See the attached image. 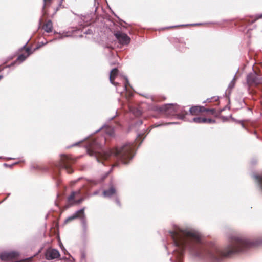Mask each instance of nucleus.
Wrapping results in <instances>:
<instances>
[{
	"label": "nucleus",
	"instance_id": "1",
	"mask_svg": "<svg viewBox=\"0 0 262 262\" xmlns=\"http://www.w3.org/2000/svg\"><path fill=\"white\" fill-rule=\"evenodd\" d=\"M170 234L176 247L173 254L178 259L181 258L184 250L187 249L192 254L200 259L219 260L222 256L228 257L243 251L253 244L245 238L234 236L231 238L228 247L224 251H221L215 245L208 247L202 245L201 235L191 228L176 227L170 232Z\"/></svg>",
	"mask_w": 262,
	"mask_h": 262
},
{
	"label": "nucleus",
	"instance_id": "2",
	"mask_svg": "<svg viewBox=\"0 0 262 262\" xmlns=\"http://www.w3.org/2000/svg\"><path fill=\"white\" fill-rule=\"evenodd\" d=\"M105 139L99 142L98 139L94 140L89 143L87 151L90 156H94L98 162L107 160L111 157H114L120 160L122 163L126 164L128 161L133 158L132 153L135 146L131 143L126 144L121 148H115L106 150L102 149V146Z\"/></svg>",
	"mask_w": 262,
	"mask_h": 262
},
{
	"label": "nucleus",
	"instance_id": "3",
	"mask_svg": "<svg viewBox=\"0 0 262 262\" xmlns=\"http://www.w3.org/2000/svg\"><path fill=\"white\" fill-rule=\"evenodd\" d=\"M161 110L164 111L167 114L171 115H174L176 113L181 112L182 113L181 114L178 115L179 118L181 119H184L185 115H188L186 112L183 111L182 110V108L177 104H166L162 107Z\"/></svg>",
	"mask_w": 262,
	"mask_h": 262
},
{
	"label": "nucleus",
	"instance_id": "4",
	"mask_svg": "<svg viewBox=\"0 0 262 262\" xmlns=\"http://www.w3.org/2000/svg\"><path fill=\"white\" fill-rule=\"evenodd\" d=\"M84 208H82L76 212H75L72 215L69 216L66 220V222L71 221L74 219L80 217L81 219V223L84 229L86 228V220L84 216Z\"/></svg>",
	"mask_w": 262,
	"mask_h": 262
},
{
	"label": "nucleus",
	"instance_id": "5",
	"mask_svg": "<svg viewBox=\"0 0 262 262\" xmlns=\"http://www.w3.org/2000/svg\"><path fill=\"white\" fill-rule=\"evenodd\" d=\"M18 253L15 252H4L1 254L0 258L4 262H17Z\"/></svg>",
	"mask_w": 262,
	"mask_h": 262
},
{
	"label": "nucleus",
	"instance_id": "6",
	"mask_svg": "<svg viewBox=\"0 0 262 262\" xmlns=\"http://www.w3.org/2000/svg\"><path fill=\"white\" fill-rule=\"evenodd\" d=\"M61 167L65 169L68 173H72L73 169L71 167V164L73 161L72 157L68 155H63L61 157Z\"/></svg>",
	"mask_w": 262,
	"mask_h": 262
},
{
	"label": "nucleus",
	"instance_id": "7",
	"mask_svg": "<svg viewBox=\"0 0 262 262\" xmlns=\"http://www.w3.org/2000/svg\"><path fill=\"white\" fill-rule=\"evenodd\" d=\"M80 190L72 192L71 193V195L68 198L69 203L70 205H73L75 204L80 203L83 200L82 198H80V199L76 200H75V198L80 196Z\"/></svg>",
	"mask_w": 262,
	"mask_h": 262
},
{
	"label": "nucleus",
	"instance_id": "8",
	"mask_svg": "<svg viewBox=\"0 0 262 262\" xmlns=\"http://www.w3.org/2000/svg\"><path fill=\"white\" fill-rule=\"evenodd\" d=\"M247 82L248 85L258 84L260 82L256 72H253L249 74L247 77Z\"/></svg>",
	"mask_w": 262,
	"mask_h": 262
},
{
	"label": "nucleus",
	"instance_id": "9",
	"mask_svg": "<svg viewBox=\"0 0 262 262\" xmlns=\"http://www.w3.org/2000/svg\"><path fill=\"white\" fill-rule=\"evenodd\" d=\"M115 35L120 43L122 45L128 44L130 42V38L125 33L118 32L115 34Z\"/></svg>",
	"mask_w": 262,
	"mask_h": 262
},
{
	"label": "nucleus",
	"instance_id": "10",
	"mask_svg": "<svg viewBox=\"0 0 262 262\" xmlns=\"http://www.w3.org/2000/svg\"><path fill=\"white\" fill-rule=\"evenodd\" d=\"M60 254L58 250L54 249H48L46 253V257L48 260L58 258Z\"/></svg>",
	"mask_w": 262,
	"mask_h": 262
},
{
	"label": "nucleus",
	"instance_id": "11",
	"mask_svg": "<svg viewBox=\"0 0 262 262\" xmlns=\"http://www.w3.org/2000/svg\"><path fill=\"white\" fill-rule=\"evenodd\" d=\"M205 108L203 106H195L190 108V113L192 115H198L199 113L204 112Z\"/></svg>",
	"mask_w": 262,
	"mask_h": 262
},
{
	"label": "nucleus",
	"instance_id": "12",
	"mask_svg": "<svg viewBox=\"0 0 262 262\" xmlns=\"http://www.w3.org/2000/svg\"><path fill=\"white\" fill-rule=\"evenodd\" d=\"M118 74V70L116 68H114L110 72V81L111 83L115 85H117L118 83H115L114 82V79L116 78V76H117Z\"/></svg>",
	"mask_w": 262,
	"mask_h": 262
},
{
	"label": "nucleus",
	"instance_id": "13",
	"mask_svg": "<svg viewBox=\"0 0 262 262\" xmlns=\"http://www.w3.org/2000/svg\"><path fill=\"white\" fill-rule=\"evenodd\" d=\"M116 193V190L113 186H111L110 189L107 190L103 191V195L105 197H111Z\"/></svg>",
	"mask_w": 262,
	"mask_h": 262
},
{
	"label": "nucleus",
	"instance_id": "14",
	"mask_svg": "<svg viewBox=\"0 0 262 262\" xmlns=\"http://www.w3.org/2000/svg\"><path fill=\"white\" fill-rule=\"evenodd\" d=\"M43 29L47 33L51 32L53 29V24L51 20L47 21L43 26Z\"/></svg>",
	"mask_w": 262,
	"mask_h": 262
},
{
	"label": "nucleus",
	"instance_id": "15",
	"mask_svg": "<svg viewBox=\"0 0 262 262\" xmlns=\"http://www.w3.org/2000/svg\"><path fill=\"white\" fill-rule=\"evenodd\" d=\"M29 50H30L29 49H27V55H25L24 54L19 55L17 58V61H19V62H21L24 61L30 55Z\"/></svg>",
	"mask_w": 262,
	"mask_h": 262
},
{
	"label": "nucleus",
	"instance_id": "16",
	"mask_svg": "<svg viewBox=\"0 0 262 262\" xmlns=\"http://www.w3.org/2000/svg\"><path fill=\"white\" fill-rule=\"evenodd\" d=\"M204 118L200 117H194L192 118V121L193 122L196 123H204Z\"/></svg>",
	"mask_w": 262,
	"mask_h": 262
},
{
	"label": "nucleus",
	"instance_id": "17",
	"mask_svg": "<svg viewBox=\"0 0 262 262\" xmlns=\"http://www.w3.org/2000/svg\"><path fill=\"white\" fill-rule=\"evenodd\" d=\"M103 129H105V131L106 132V133L109 135V136H112L114 134V129L112 127H110V126H107L106 127H105V128H102Z\"/></svg>",
	"mask_w": 262,
	"mask_h": 262
},
{
	"label": "nucleus",
	"instance_id": "18",
	"mask_svg": "<svg viewBox=\"0 0 262 262\" xmlns=\"http://www.w3.org/2000/svg\"><path fill=\"white\" fill-rule=\"evenodd\" d=\"M215 122V121L214 120H212L211 119H207L206 118H204V123H214Z\"/></svg>",
	"mask_w": 262,
	"mask_h": 262
},
{
	"label": "nucleus",
	"instance_id": "19",
	"mask_svg": "<svg viewBox=\"0 0 262 262\" xmlns=\"http://www.w3.org/2000/svg\"><path fill=\"white\" fill-rule=\"evenodd\" d=\"M131 111L133 112L136 116H140L141 114V112L139 110H137L136 112L133 110H131Z\"/></svg>",
	"mask_w": 262,
	"mask_h": 262
},
{
	"label": "nucleus",
	"instance_id": "20",
	"mask_svg": "<svg viewBox=\"0 0 262 262\" xmlns=\"http://www.w3.org/2000/svg\"><path fill=\"white\" fill-rule=\"evenodd\" d=\"M204 112H210L212 114H213L215 112V110L214 109H206L204 110Z\"/></svg>",
	"mask_w": 262,
	"mask_h": 262
},
{
	"label": "nucleus",
	"instance_id": "21",
	"mask_svg": "<svg viewBox=\"0 0 262 262\" xmlns=\"http://www.w3.org/2000/svg\"><path fill=\"white\" fill-rule=\"evenodd\" d=\"M235 78H234L233 80L230 82V83L229 84V87L230 88H232L234 87V84H235Z\"/></svg>",
	"mask_w": 262,
	"mask_h": 262
},
{
	"label": "nucleus",
	"instance_id": "22",
	"mask_svg": "<svg viewBox=\"0 0 262 262\" xmlns=\"http://www.w3.org/2000/svg\"><path fill=\"white\" fill-rule=\"evenodd\" d=\"M51 0H43L44 6H45L48 3H50Z\"/></svg>",
	"mask_w": 262,
	"mask_h": 262
},
{
	"label": "nucleus",
	"instance_id": "23",
	"mask_svg": "<svg viewBox=\"0 0 262 262\" xmlns=\"http://www.w3.org/2000/svg\"><path fill=\"white\" fill-rule=\"evenodd\" d=\"M126 87H127L126 84H125V86L123 88L124 91H125L126 90Z\"/></svg>",
	"mask_w": 262,
	"mask_h": 262
},
{
	"label": "nucleus",
	"instance_id": "24",
	"mask_svg": "<svg viewBox=\"0 0 262 262\" xmlns=\"http://www.w3.org/2000/svg\"><path fill=\"white\" fill-rule=\"evenodd\" d=\"M116 202L119 205H120V202L118 200H116Z\"/></svg>",
	"mask_w": 262,
	"mask_h": 262
},
{
	"label": "nucleus",
	"instance_id": "25",
	"mask_svg": "<svg viewBox=\"0 0 262 262\" xmlns=\"http://www.w3.org/2000/svg\"><path fill=\"white\" fill-rule=\"evenodd\" d=\"M117 91L118 92L121 93L122 92L120 91L118 88H117Z\"/></svg>",
	"mask_w": 262,
	"mask_h": 262
},
{
	"label": "nucleus",
	"instance_id": "26",
	"mask_svg": "<svg viewBox=\"0 0 262 262\" xmlns=\"http://www.w3.org/2000/svg\"><path fill=\"white\" fill-rule=\"evenodd\" d=\"M125 81H126V83H128V80H127L126 78L125 79Z\"/></svg>",
	"mask_w": 262,
	"mask_h": 262
},
{
	"label": "nucleus",
	"instance_id": "27",
	"mask_svg": "<svg viewBox=\"0 0 262 262\" xmlns=\"http://www.w3.org/2000/svg\"><path fill=\"white\" fill-rule=\"evenodd\" d=\"M40 47H41V46H38V47L36 48V49H38V48H39Z\"/></svg>",
	"mask_w": 262,
	"mask_h": 262
},
{
	"label": "nucleus",
	"instance_id": "28",
	"mask_svg": "<svg viewBox=\"0 0 262 262\" xmlns=\"http://www.w3.org/2000/svg\"><path fill=\"white\" fill-rule=\"evenodd\" d=\"M174 123L173 122H172V123H169L168 124H174Z\"/></svg>",
	"mask_w": 262,
	"mask_h": 262
},
{
	"label": "nucleus",
	"instance_id": "29",
	"mask_svg": "<svg viewBox=\"0 0 262 262\" xmlns=\"http://www.w3.org/2000/svg\"><path fill=\"white\" fill-rule=\"evenodd\" d=\"M215 98V100L216 101L217 98Z\"/></svg>",
	"mask_w": 262,
	"mask_h": 262
},
{
	"label": "nucleus",
	"instance_id": "30",
	"mask_svg": "<svg viewBox=\"0 0 262 262\" xmlns=\"http://www.w3.org/2000/svg\"><path fill=\"white\" fill-rule=\"evenodd\" d=\"M262 17V14L260 16L259 18H261Z\"/></svg>",
	"mask_w": 262,
	"mask_h": 262
},
{
	"label": "nucleus",
	"instance_id": "31",
	"mask_svg": "<svg viewBox=\"0 0 262 262\" xmlns=\"http://www.w3.org/2000/svg\"><path fill=\"white\" fill-rule=\"evenodd\" d=\"M2 78V76H0V79Z\"/></svg>",
	"mask_w": 262,
	"mask_h": 262
}]
</instances>
